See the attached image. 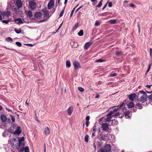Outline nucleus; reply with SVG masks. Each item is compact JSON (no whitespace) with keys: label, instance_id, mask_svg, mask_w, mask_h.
I'll return each instance as SVG.
<instances>
[{"label":"nucleus","instance_id":"58","mask_svg":"<svg viewBox=\"0 0 152 152\" xmlns=\"http://www.w3.org/2000/svg\"><path fill=\"white\" fill-rule=\"evenodd\" d=\"M83 7V5H82L81 6L79 7L76 10V12H77L79 10H80L81 8Z\"/></svg>","mask_w":152,"mask_h":152},{"label":"nucleus","instance_id":"50","mask_svg":"<svg viewBox=\"0 0 152 152\" xmlns=\"http://www.w3.org/2000/svg\"><path fill=\"white\" fill-rule=\"evenodd\" d=\"M25 45H27V46H28L30 47H32L33 46V45L31 44L26 43V44H25Z\"/></svg>","mask_w":152,"mask_h":152},{"label":"nucleus","instance_id":"64","mask_svg":"<svg viewBox=\"0 0 152 152\" xmlns=\"http://www.w3.org/2000/svg\"><path fill=\"white\" fill-rule=\"evenodd\" d=\"M137 107L136 106H135V107H134L133 111L134 112H136L137 110V107Z\"/></svg>","mask_w":152,"mask_h":152},{"label":"nucleus","instance_id":"4","mask_svg":"<svg viewBox=\"0 0 152 152\" xmlns=\"http://www.w3.org/2000/svg\"><path fill=\"white\" fill-rule=\"evenodd\" d=\"M108 134H103L101 133L99 136V138L104 141L106 140V138L107 137Z\"/></svg>","mask_w":152,"mask_h":152},{"label":"nucleus","instance_id":"51","mask_svg":"<svg viewBox=\"0 0 152 152\" xmlns=\"http://www.w3.org/2000/svg\"><path fill=\"white\" fill-rule=\"evenodd\" d=\"M97 152H105V151L103 149H101L98 150Z\"/></svg>","mask_w":152,"mask_h":152},{"label":"nucleus","instance_id":"22","mask_svg":"<svg viewBox=\"0 0 152 152\" xmlns=\"http://www.w3.org/2000/svg\"><path fill=\"white\" fill-rule=\"evenodd\" d=\"M24 140V137H20L19 139V146H20V145L22 142Z\"/></svg>","mask_w":152,"mask_h":152},{"label":"nucleus","instance_id":"60","mask_svg":"<svg viewBox=\"0 0 152 152\" xmlns=\"http://www.w3.org/2000/svg\"><path fill=\"white\" fill-rule=\"evenodd\" d=\"M95 127H96V126H94L93 127V131H94V132H95L96 130V129L95 128Z\"/></svg>","mask_w":152,"mask_h":152},{"label":"nucleus","instance_id":"31","mask_svg":"<svg viewBox=\"0 0 152 152\" xmlns=\"http://www.w3.org/2000/svg\"><path fill=\"white\" fill-rule=\"evenodd\" d=\"M14 30L15 32L18 34L20 33L21 31V30L20 28L18 29H17L16 28H15Z\"/></svg>","mask_w":152,"mask_h":152},{"label":"nucleus","instance_id":"29","mask_svg":"<svg viewBox=\"0 0 152 152\" xmlns=\"http://www.w3.org/2000/svg\"><path fill=\"white\" fill-rule=\"evenodd\" d=\"M78 27V23H77L73 27L72 30L73 31H75V30Z\"/></svg>","mask_w":152,"mask_h":152},{"label":"nucleus","instance_id":"43","mask_svg":"<svg viewBox=\"0 0 152 152\" xmlns=\"http://www.w3.org/2000/svg\"><path fill=\"white\" fill-rule=\"evenodd\" d=\"M10 116L11 118V120L12 121L14 122L15 121V120L14 116L11 115H10Z\"/></svg>","mask_w":152,"mask_h":152},{"label":"nucleus","instance_id":"17","mask_svg":"<svg viewBox=\"0 0 152 152\" xmlns=\"http://www.w3.org/2000/svg\"><path fill=\"white\" fill-rule=\"evenodd\" d=\"M73 111L72 106H70L67 110L68 114L69 115H70Z\"/></svg>","mask_w":152,"mask_h":152},{"label":"nucleus","instance_id":"24","mask_svg":"<svg viewBox=\"0 0 152 152\" xmlns=\"http://www.w3.org/2000/svg\"><path fill=\"white\" fill-rule=\"evenodd\" d=\"M136 106L139 109H141L142 108V106L141 104L138 102L136 104Z\"/></svg>","mask_w":152,"mask_h":152},{"label":"nucleus","instance_id":"26","mask_svg":"<svg viewBox=\"0 0 152 152\" xmlns=\"http://www.w3.org/2000/svg\"><path fill=\"white\" fill-rule=\"evenodd\" d=\"M66 67L68 68H69L71 66L70 62L69 60H67L66 62Z\"/></svg>","mask_w":152,"mask_h":152},{"label":"nucleus","instance_id":"23","mask_svg":"<svg viewBox=\"0 0 152 152\" xmlns=\"http://www.w3.org/2000/svg\"><path fill=\"white\" fill-rule=\"evenodd\" d=\"M111 123V125L112 126H114L115 125H117L118 124V121L115 119H114L112 120Z\"/></svg>","mask_w":152,"mask_h":152},{"label":"nucleus","instance_id":"12","mask_svg":"<svg viewBox=\"0 0 152 152\" xmlns=\"http://www.w3.org/2000/svg\"><path fill=\"white\" fill-rule=\"evenodd\" d=\"M102 127L103 131H106L109 127V125L106 123H103L102 124Z\"/></svg>","mask_w":152,"mask_h":152},{"label":"nucleus","instance_id":"27","mask_svg":"<svg viewBox=\"0 0 152 152\" xmlns=\"http://www.w3.org/2000/svg\"><path fill=\"white\" fill-rule=\"evenodd\" d=\"M112 116H107V117L105 119V121L110 123L111 121V119L112 118Z\"/></svg>","mask_w":152,"mask_h":152},{"label":"nucleus","instance_id":"41","mask_svg":"<svg viewBox=\"0 0 152 152\" xmlns=\"http://www.w3.org/2000/svg\"><path fill=\"white\" fill-rule=\"evenodd\" d=\"M25 152H29V148L28 146H26L24 148Z\"/></svg>","mask_w":152,"mask_h":152},{"label":"nucleus","instance_id":"48","mask_svg":"<svg viewBox=\"0 0 152 152\" xmlns=\"http://www.w3.org/2000/svg\"><path fill=\"white\" fill-rule=\"evenodd\" d=\"M148 98L149 99L152 101V93L148 96Z\"/></svg>","mask_w":152,"mask_h":152},{"label":"nucleus","instance_id":"46","mask_svg":"<svg viewBox=\"0 0 152 152\" xmlns=\"http://www.w3.org/2000/svg\"><path fill=\"white\" fill-rule=\"evenodd\" d=\"M64 9L61 12L59 15V17H61L62 16L64 12Z\"/></svg>","mask_w":152,"mask_h":152},{"label":"nucleus","instance_id":"16","mask_svg":"<svg viewBox=\"0 0 152 152\" xmlns=\"http://www.w3.org/2000/svg\"><path fill=\"white\" fill-rule=\"evenodd\" d=\"M1 14L3 17L6 16L9 17L11 15V13L10 11H7L6 12H3Z\"/></svg>","mask_w":152,"mask_h":152},{"label":"nucleus","instance_id":"30","mask_svg":"<svg viewBox=\"0 0 152 152\" xmlns=\"http://www.w3.org/2000/svg\"><path fill=\"white\" fill-rule=\"evenodd\" d=\"M78 34L79 36H82L83 34V30H81L78 33Z\"/></svg>","mask_w":152,"mask_h":152},{"label":"nucleus","instance_id":"33","mask_svg":"<svg viewBox=\"0 0 152 152\" xmlns=\"http://www.w3.org/2000/svg\"><path fill=\"white\" fill-rule=\"evenodd\" d=\"M122 54L121 51H117L116 52V55L118 56H119Z\"/></svg>","mask_w":152,"mask_h":152},{"label":"nucleus","instance_id":"25","mask_svg":"<svg viewBox=\"0 0 152 152\" xmlns=\"http://www.w3.org/2000/svg\"><path fill=\"white\" fill-rule=\"evenodd\" d=\"M129 110H128L127 111H125L124 112V114L125 115V116H127V118H130V116L129 115Z\"/></svg>","mask_w":152,"mask_h":152},{"label":"nucleus","instance_id":"63","mask_svg":"<svg viewBox=\"0 0 152 152\" xmlns=\"http://www.w3.org/2000/svg\"><path fill=\"white\" fill-rule=\"evenodd\" d=\"M152 48L150 49V56H152Z\"/></svg>","mask_w":152,"mask_h":152},{"label":"nucleus","instance_id":"62","mask_svg":"<svg viewBox=\"0 0 152 152\" xmlns=\"http://www.w3.org/2000/svg\"><path fill=\"white\" fill-rule=\"evenodd\" d=\"M98 146H99L100 147H101L102 146V144L100 142H98Z\"/></svg>","mask_w":152,"mask_h":152},{"label":"nucleus","instance_id":"21","mask_svg":"<svg viewBox=\"0 0 152 152\" xmlns=\"http://www.w3.org/2000/svg\"><path fill=\"white\" fill-rule=\"evenodd\" d=\"M127 106L129 108H131L134 107V104L131 101L127 104Z\"/></svg>","mask_w":152,"mask_h":152},{"label":"nucleus","instance_id":"40","mask_svg":"<svg viewBox=\"0 0 152 152\" xmlns=\"http://www.w3.org/2000/svg\"><path fill=\"white\" fill-rule=\"evenodd\" d=\"M120 113L119 112H117L116 113H115L114 115H112V116L113 117H115L116 116H119L120 115Z\"/></svg>","mask_w":152,"mask_h":152},{"label":"nucleus","instance_id":"19","mask_svg":"<svg viewBox=\"0 0 152 152\" xmlns=\"http://www.w3.org/2000/svg\"><path fill=\"white\" fill-rule=\"evenodd\" d=\"M14 21L17 24H19V23H20V24H22L23 23V21L22 20L21 18H19L17 19H15L14 20Z\"/></svg>","mask_w":152,"mask_h":152},{"label":"nucleus","instance_id":"52","mask_svg":"<svg viewBox=\"0 0 152 152\" xmlns=\"http://www.w3.org/2000/svg\"><path fill=\"white\" fill-rule=\"evenodd\" d=\"M129 6L132 8L135 7L136 6L133 4H129Z\"/></svg>","mask_w":152,"mask_h":152},{"label":"nucleus","instance_id":"45","mask_svg":"<svg viewBox=\"0 0 152 152\" xmlns=\"http://www.w3.org/2000/svg\"><path fill=\"white\" fill-rule=\"evenodd\" d=\"M78 89L81 92H83L84 91V88L82 87H79L78 88Z\"/></svg>","mask_w":152,"mask_h":152},{"label":"nucleus","instance_id":"37","mask_svg":"<svg viewBox=\"0 0 152 152\" xmlns=\"http://www.w3.org/2000/svg\"><path fill=\"white\" fill-rule=\"evenodd\" d=\"M114 113L113 112V111H110L109 114L107 115V116H112V117H113L112 114Z\"/></svg>","mask_w":152,"mask_h":152},{"label":"nucleus","instance_id":"20","mask_svg":"<svg viewBox=\"0 0 152 152\" xmlns=\"http://www.w3.org/2000/svg\"><path fill=\"white\" fill-rule=\"evenodd\" d=\"M92 44V43L90 42H87L85 45L84 46V49L85 50L87 49L88 48L91 46Z\"/></svg>","mask_w":152,"mask_h":152},{"label":"nucleus","instance_id":"9","mask_svg":"<svg viewBox=\"0 0 152 152\" xmlns=\"http://www.w3.org/2000/svg\"><path fill=\"white\" fill-rule=\"evenodd\" d=\"M104 149L106 152H109L111 151V147L109 144H106L104 147Z\"/></svg>","mask_w":152,"mask_h":152},{"label":"nucleus","instance_id":"10","mask_svg":"<svg viewBox=\"0 0 152 152\" xmlns=\"http://www.w3.org/2000/svg\"><path fill=\"white\" fill-rule=\"evenodd\" d=\"M124 105H125V104H124V102H121L119 105H118L117 106H116V107H118L117 108H115L113 110V112L114 113L116 112H117V110H118L119 108L122 107L123 106H124Z\"/></svg>","mask_w":152,"mask_h":152},{"label":"nucleus","instance_id":"15","mask_svg":"<svg viewBox=\"0 0 152 152\" xmlns=\"http://www.w3.org/2000/svg\"><path fill=\"white\" fill-rule=\"evenodd\" d=\"M1 118L2 122L3 123L5 122L7 120V117L4 114L1 115Z\"/></svg>","mask_w":152,"mask_h":152},{"label":"nucleus","instance_id":"39","mask_svg":"<svg viewBox=\"0 0 152 152\" xmlns=\"http://www.w3.org/2000/svg\"><path fill=\"white\" fill-rule=\"evenodd\" d=\"M6 41H7L8 42H9L10 41H11V42L13 41L12 39L10 37H8L6 38Z\"/></svg>","mask_w":152,"mask_h":152},{"label":"nucleus","instance_id":"55","mask_svg":"<svg viewBox=\"0 0 152 152\" xmlns=\"http://www.w3.org/2000/svg\"><path fill=\"white\" fill-rule=\"evenodd\" d=\"M100 24V23L99 21H96V22L95 25L96 26H97L98 25H99Z\"/></svg>","mask_w":152,"mask_h":152},{"label":"nucleus","instance_id":"42","mask_svg":"<svg viewBox=\"0 0 152 152\" xmlns=\"http://www.w3.org/2000/svg\"><path fill=\"white\" fill-rule=\"evenodd\" d=\"M16 44V45L19 47H21L22 45V44L21 42H15Z\"/></svg>","mask_w":152,"mask_h":152},{"label":"nucleus","instance_id":"57","mask_svg":"<svg viewBox=\"0 0 152 152\" xmlns=\"http://www.w3.org/2000/svg\"><path fill=\"white\" fill-rule=\"evenodd\" d=\"M108 7H111L112 6V4L111 2H110L108 3Z\"/></svg>","mask_w":152,"mask_h":152},{"label":"nucleus","instance_id":"44","mask_svg":"<svg viewBox=\"0 0 152 152\" xmlns=\"http://www.w3.org/2000/svg\"><path fill=\"white\" fill-rule=\"evenodd\" d=\"M151 64H150L149 65V66H148V69L147 70L146 72H145V74H146L147 72H148L149 71L151 68Z\"/></svg>","mask_w":152,"mask_h":152},{"label":"nucleus","instance_id":"47","mask_svg":"<svg viewBox=\"0 0 152 152\" xmlns=\"http://www.w3.org/2000/svg\"><path fill=\"white\" fill-rule=\"evenodd\" d=\"M75 9V8H73V9L72 10V11L70 15V17H71L72 16Z\"/></svg>","mask_w":152,"mask_h":152},{"label":"nucleus","instance_id":"13","mask_svg":"<svg viewBox=\"0 0 152 152\" xmlns=\"http://www.w3.org/2000/svg\"><path fill=\"white\" fill-rule=\"evenodd\" d=\"M16 4L18 8H20L22 7V4L20 0H17Z\"/></svg>","mask_w":152,"mask_h":152},{"label":"nucleus","instance_id":"35","mask_svg":"<svg viewBox=\"0 0 152 152\" xmlns=\"http://www.w3.org/2000/svg\"><path fill=\"white\" fill-rule=\"evenodd\" d=\"M89 138V136L88 135H86L84 138V140L85 142H88V139Z\"/></svg>","mask_w":152,"mask_h":152},{"label":"nucleus","instance_id":"28","mask_svg":"<svg viewBox=\"0 0 152 152\" xmlns=\"http://www.w3.org/2000/svg\"><path fill=\"white\" fill-rule=\"evenodd\" d=\"M117 20H116L111 19L110 20L109 22L111 24H115L116 23Z\"/></svg>","mask_w":152,"mask_h":152},{"label":"nucleus","instance_id":"34","mask_svg":"<svg viewBox=\"0 0 152 152\" xmlns=\"http://www.w3.org/2000/svg\"><path fill=\"white\" fill-rule=\"evenodd\" d=\"M103 0L100 1L99 4L97 5H96V7H100L102 5V2H103Z\"/></svg>","mask_w":152,"mask_h":152},{"label":"nucleus","instance_id":"2","mask_svg":"<svg viewBox=\"0 0 152 152\" xmlns=\"http://www.w3.org/2000/svg\"><path fill=\"white\" fill-rule=\"evenodd\" d=\"M129 99L131 101H133L134 99L137 98V100H138V96L135 93H134L129 94L128 96Z\"/></svg>","mask_w":152,"mask_h":152},{"label":"nucleus","instance_id":"5","mask_svg":"<svg viewBox=\"0 0 152 152\" xmlns=\"http://www.w3.org/2000/svg\"><path fill=\"white\" fill-rule=\"evenodd\" d=\"M36 5V3L33 1H30L29 3V6L30 9L31 10H34L35 8V6Z\"/></svg>","mask_w":152,"mask_h":152},{"label":"nucleus","instance_id":"14","mask_svg":"<svg viewBox=\"0 0 152 152\" xmlns=\"http://www.w3.org/2000/svg\"><path fill=\"white\" fill-rule=\"evenodd\" d=\"M44 133L46 136H47L50 134V129L48 127H47L45 128L44 131Z\"/></svg>","mask_w":152,"mask_h":152},{"label":"nucleus","instance_id":"38","mask_svg":"<svg viewBox=\"0 0 152 152\" xmlns=\"http://www.w3.org/2000/svg\"><path fill=\"white\" fill-rule=\"evenodd\" d=\"M10 20H2V22L4 23H5L6 24H7L10 21Z\"/></svg>","mask_w":152,"mask_h":152},{"label":"nucleus","instance_id":"1","mask_svg":"<svg viewBox=\"0 0 152 152\" xmlns=\"http://www.w3.org/2000/svg\"><path fill=\"white\" fill-rule=\"evenodd\" d=\"M140 93L143 95L141 96L139 99V101L142 103H144L147 101L148 96L145 92L143 90L139 91Z\"/></svg>","mask_w":152,"mask_h":152},{"label":"nucleus","instance_id":"54","mask_svg":"<svg viewBox=\"0 0 152 152\" xmlns=\"http://www.w3.org/2000/svg\"><path fill=\"white\" fill-rule=\"evenodd\" d=\"M90 119V116L89 115L87 116L86 118V121H89Z\"/></svg>","mask_w":152,"mask_h":152},{"label":"nucleus","instance_id":"11","mask_svg":"<svg viewBox=\"0 0 152 152\" xmlns=\"http://www.w3.org/2000/svg\"><path fill=\"white\" fill-rule=\"evenodd\" d=\"M22 132L21 128L20 126H18L17 127V129L13 132L14 134L19 135Z\"/></svg>","mask_w":152,"mask_h":152},{"label":"nucleus","instance_id":"59","mask_svg":"<svg viewBox=\"0 0 152 152\" xmlns=\"http://www.w3.org/2000/svg\"><path fill=\"white\" fill-rule=\"evenodd\" d=\"M89 121H86V127H88V124H89Z\"/></svg>","mask_w":152,"mask_h":152},{"label":"nucleus","instance_id":"53","mask_svg":"<svg viewBox=\"0 0 152 152\" xmlns=\"http://www.w3.org/2000/svg\"><path fill=\"white\" fill-rule=\"evenodd\" d=\"M20 152H22L24 150V147H22L20 148V149L18 150Z\"/></svg>","mask_w":152,"mask_h":152},{"label":"nucleus","instance_id":"32","mask_svg":"<svg viewBox=\"0 0 152 152\" xmlns=\"http://www.w3.org/2000/svg\"><path fill=\"white\" fill-rule=\"evenodd\" d=\"M105 61V60L104 59H99L96 60L95 61L96 62H102Z\"/></svg>","mask_w":152,"mask_h":152},{"label":"nucleus","instance_id":"36","mask_svg":"<svg viewBox=\"0 0 152 152\" xmlns=\"http://www.w3.org/2000/svg\"><path fill=\"white\" fill-rule=\"evenodd\" d=\"M117 76V74L116 73H114L113 74H110L109 76L110 77H114Z\"/></svg>","mask_w":152,"mask_h":152},{"label":"nucleus","instance_id":"18","mask_svg":"<svg viewBox=\"0 0 152 152\" xmlns=\"http://www.w3.org/2000/svg\"><path fill=\"white\" fill-rule=\"evenodd\" d=\"M26 15L28 16L29 17L31 18L33 16V14L32 12L30 10L27 11L26 10L25 11Z\"/></svg>","mask_w":152,"mask_h":152},{"label":"nucleus","instance_id":"8","mask_svg":"<svg viewBox=\"0 0 152 152\" xmlns=\"http://www.w3.org/2000/svg\"><path fill=\"white\" fill-rule=\"evenodd\" d=\"M74 68L75 69H77L79 68H80V63L77 61H75L73 63Z\"/></svg>","mask_w":152,"mask_h":152},{"label":"nucleus","instance_id":"6","mask_svg":"<svg viewBox=\"0 0 152 152\" xmlns=\"http://www.w3.org/2000/svg\"><path fill=\"white\" fill-rule=\"evenodd\" d=\"M54 2L53 0H50L48 4V9H51L54 6Z\"/></svg>","mask_w":152,"mask_h":152},{"label":"nucleus","instance_id":"49","mask_svg":"<svg viewBox=\"0 0 152 152\" xmlns=\"http://www.w3.org/2000/svg\"><path fill=\"white\" fill-rule=\"evenodd\" d=\"M12 128L13 129H15L16 128V124L15 123H12Z\"/></svg>","mask_w":152,"mask_h":152},{"label":"nucleus","instance_id":"3","mask_svg":"<svg viewBox=\"0 0 152 152\" xmlns=\"http://www.w3.org/2000/svg\"><path fill=\"white\" fill-rule=\"evenodd\" d=\"M42 11L44 13V18H46V19L50 17V16H49V13H48V12L47 10V9L46 7H45L44 9H43L42 10Z\"/></svg>","mask_w":152,"mask_h":152},{"label":"nucleus","instance_id":"61","mask_svg":"<svg viewBox=\"0 0 152 152\" xmlns=\"http://www.w3.org/2000/svg\"><path fill=\"white\" fill-rule=\"evenodd\" d=\"M94 151H96V145H95V142H94Z\"/></svg>","mask_w":152,"mask_h":152},{"label":"nucleus","instance_id":"7","mask_svg":"<svg viewBox=\"0 0 152 152\" xmlns=\"http://www.w3.org/2000/svg\"><path fill=\"white\" fill-rule=\"evenodd\" d=\"M42 12L40 11H39L35 12L34 16L36 18L40 19L42 17Z\"/></svg>","mask_w":152,"mask_h":152},{"label":"nucleus","instance_id":"56","mask_svg":"<svg viewBox=\"0 0 152 152\" xmlns=\"http://www.w3.org/2000/svg\"><path fill=\"white\" fill-rule=\"evenodd\" d=\"M46 18L45 19H43V20H40L39 22V23H42V22H44L46 20Z\"/></svg>","mask_w":152,"mask_h":152}]
</instances>
